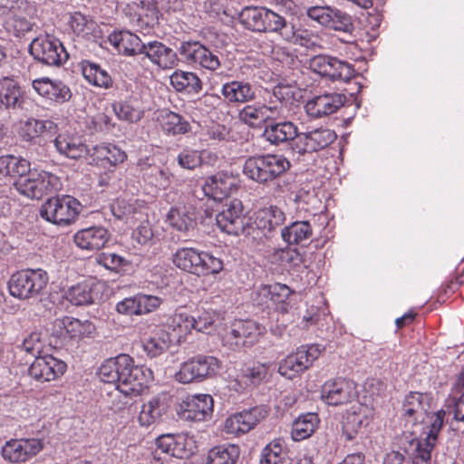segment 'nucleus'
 <instances>
[{
    "instance_id": "nucleus-33",
    "label": "nucleus",
    "mask_w": 464,
    "mask_h": 464,
    "mask_svg": "<svg viewBox=\"0 0 464 464\" xmlns=\"http://www.w3.org/2000/svg\"><path fill=\"white\" fill-rule=\"evenodd\" d=\"M285 221L284 211L276 206L264 208L256 212L255 225L265 237L281 227Z\"/></svg>"
},
{
    "instance_id": "nucleus-56",
    "label": "nucleus",
    "mask_w": 464,
    "mask_h": 464,
    "mask_svg": "<svg viewBox=\"0 0 464 464\" xmlns=\"http://www.w3.org/2000/svg\"><path fill=\"white\" fill-rule=\"evenodd\" d=\"M285 457L284 441L281 439H276L263 449L260 464H283Z\"/></svg>"
},
{
    "instance_id": "nucleus-31",
    "label": "nucleus",
    "mask_w": 464,
    "mask_h": 464,
    "mask_svg": "<svg viewBox=\"0 0 464 464\" xmlns=\"http://www.w3.org/2000/svg\"><path fill=\"white\" fill-rule=\"evenodd\" d=\"M235 188V179L223 172L207 178L202 186L205 195L216 200L227 197Z\"/></svg>"
},
{
    "instance_id": "nucleus-14",
    "label": "nucleus",
    "mask_w": 464,
    "mask_h": 464,
    "mask_svg": "<svg viewBox=\"0 0 464 464\" xmlns=\"http://www.w3.org/2000/svg\"><path fill=\"white\" fill-rule=\"evenodd\" d=\"M336 140L334 130L317 128L298 133L297 139L292 144V150L299 154L312 153L321 150Z\"/></svg>"
},
{
    "instance_id": "nucleus-29",
    "label": "nucleus",
    "mask_w": 464,
    "mask_h": 464,
    "mask_svg": "<svg viewBox=\"0 0 464 464\" xmlns=\"http://www.w3.org/2000/svg\"><path fill=\"white\" fill-rule=\"evenodd\" d=\"M137 167L144 181L149 185L159 189H166L171 184V173L168 169L153 164L150 159L140 160Z\"/></svg>"
},
{
    "instance_id": "nucleus-45",
    "label": "nucleus",
    "mask_w": 464,
    "mask_h": 464,
    "mask_svg": "<svg viewBox=\"0 0 464 464\" xmlns=\"http://www.w3.org/2000/svg\"><path fill=\"white\" fill-rule=\"evenodd\" d=\"M170 83L178 92L198 93L202 90V82L197 73L176 71L170 75Z\"/></svg>"
},
{
    "instance_id": "nucleus-40",
    "label": "nucleus",
    "mask_w": 464,
    "mask_h": 464,
    "mask_svg": "<svg viewBox=\"0 0 464 464\" xmlns=\"http://www.w3.org/2000/svg\"><path fill=\"white\" fill-rule=\"evenodd\" d=\"M309 18L324 26H333L335 21L343 24L349 22V17L337 8L329 5H314L307 9Z\"/></svg>"
},
{
    "instance_id": "nucleus-12",
    "label": "nucleus",
    "mask_w": 464,
    "mask_h": 464,
    "mask_svg": "<svg viewBox=\"0 0 464 464\" xmlns=\"http://www.w3.org/2000/svg\"><path fill=\"white\" fill-rule=\"evenodd\" d=\"M29 51L35 60L50 66H59L68 59V53L62 43L51 35L34 38Z\"/></svg>"
},
{
    "instance_id": "nucleus-5",
    "label": "nucleus",
    "mask_w": 464,
    "mask_h": 464,
    "mask_svg": "<svg viewBox=\"0 0 464 464\" xmlns=\"http://www.w3.org/2000/svg\"><path fill=\"white\" fill-rule=\"evenodd\" d=\"M265 326L252 320L233 322L222 334L224 346L230 350H238L244 346H252L265 334Z\"/></svg>"
},
{
    "instance_id": "nucleus-43",
    "label": "nucleus",
    "mask_w": 464,
    "mask_h": 464,
    "mask_svg": "<svg viewBox=\"0 0 464 464\" xmlns=\"http://www.w3.org/2000/svg\"><path fill=\"white\" fill-rule=\"evenodd\" d=\"M0 102L2 111L6 109L20 108L23 103L22 91L19 85L12 79L0 80Z\"/></svg>"
},
{
    "instance_id": "nucleus-3",
    "label": "nucleus",
    "mask_w": 464,
    "mask_h": 464,
    "mask_svg": "<svg viewBox=\"0 0 464 464\" xmlns=\"http://www.w3.org/2000/svg\"><path fill=\"white\" fill-rule=\"evenodd\" d=\"M174 265L197 276L218 274L223 269V261L213 255L193 247H182L173 256Z\"/></svg>"
},
{
    "instance_id": "nucleus-10",
    "label": "nucleus",
    "mask_w": 464,
    "mask_h": 464,
    "mask_svg": "<svg viewBox=\"0 0 464 464\" xmlns=\"http://www.w3.org/2000/svg\"><path fill=\"white\" fill-rule=\"evenodd\" d=\"M126 368L121 372L117 390L126 396H137L153 379L152 371L144 365H135L133 359L126 355Z\"/></svg>"
},
{
    "instance_id": "nucleus-32",
    "label": "nucleus",
    "mask_w": 464,
    "mask_h": 464,
    "mask_svg": "<svg viewBox=\"0 0 464 464\" xmlns=\"http://www.w3.org/2000/svg\"><path fill=\"white\" fill-rule=\"evenodd\" d=\"M196 208L192 205H177L167 214V221L178 231L188 232L197 224Z\"/></svg>"
},
{
    "instance_id": "nucleus-46",
    "label": "nucleus",
    "mask_w": 464,
    "mask_h": 464,
    "mask_svg": "<svg viewBox=\"0 0 464 464\" xmlns=\"http://www.w3.org/2000/svg\"><path fill=\"white\" fill-rule=\"evenodd\" d=\"M319 419L317 414L308 412L299 416L292 425L291 437L295 441L309 438L317 429Z\"/></svg>"
},
{
    "instance_id": "nucleus-27",
    "label": "nucleus",
    "mask_w": 464,
    "mask_h": 464,
    "mask_svg": "<svg viewBox=\"0 0 464 464\" xmlns=\"http://www.w3.org/2000/svg\"><path fill=\"white\" fill-rule=\"evenodd\" d=\"M92 161L102 168L115 167L127 159V154L118 146L111 143H101L90 150Z\"/></svg>"
},
{
    "instance_id": "nucleus-23",
    "label": "nucleus",
    "mask_w": 464,
    "mask_h": 464,
    "mask_svg": "<svg viewBox=\"0 0 464 464\" xmlns=\"http://www.w3.org/2000/svg\"><path fill=\"white\" fill-rule=\"evenodd\" d=\"M292 293V290L284 284L265 285L257 289L256 301L259 304H266L270 301L276 310L285 314L290 309L288 299Z\"/></svg>"
},
{
    "instance_id": "nucleus-2",
    "label": "nucleus",
    "mask_w": 464,
    "mask_h": 464,
    "mask_svg": "<svg viewBox=\"0 0 464 464\" xmlns=\"http://www.w3.org/2000/svg\"><path fill=\"white\" fill-rule=\"evenodd\" d=\"M240 19L246 28L258 33H276L284 38L290 24L278 12L263 6L245 7Z\"/></svg>"
},
{
    "instance_id": "nucleus-62",
    "label": "nucleus",
    "mask_w": 464,
    "mask_h": 464,
    "mask_svg": "<svg viewBox=\"0 0 464 464\" xmlns=\"http://www.w3.org/2000/svg\"><path fill=\"white\" fill-rule=\"evenodd\" d=\"M204 46L198 41H186L180 44L178 51L188 64L193 65Z\"/></svg>"
},
{
    "instance_id": "nucleus-61",
    "label": "nucleus",
    "mask_w": 464,
    "mask_h": 464,
    "mask_svg": "<svg viewBox=\"0 0 464 464\" xmlns=\"http://www.w3.org/2000/svg\"><path fill=\"white\" fill-rule=\"evenodd\" d=\"M201 382L216 376L222 368V362L212 355L196 356Z\"/></svg>"
},
{
    "instance_id": "nucleus-42",
    "label": "nucleus",
    "mask_w": 464,
    "mask_h": 464,
    "mask_svg": "<svg viewBox=\"0 0 464 464\" xmlns=\"http://www.w3.org/2000/svg\"><path fill=\"white\" fill-rule=\"evenodd\" d=\"M54 146L61 154L70 159L77 160L87 153L90 154L87 146L79 138L65 134H60L55 138Z\"/></svg>"
},
{
    "instance_id": "nucleus-53",
    "label": "nucleus",
    "mask_w": 464,
    "mask_h": 464,
    "mask_svg": "<svg viewBox=\"0 0 464 464\" xmlns=\"http://www.w3.org/2000/svg\"><path fill=\"white\" fill-rule=\"evenodd\" d=\"M283 39L311 50H315L320 46L317 35L305 29H295L293 24H290L289 27L285 32Z\"/></svg>"
},
{
    "instance_id": "nucleus-49",
    "label": "nucleus",
    "mask_w": 464,
    "mask_h": 464,
    "mask_svg": "<svg viewBox=\"0 0 464 464\" xmlns=\"http://www.w3.org/2000/svg\"><path fill=\"white\" fill-rule=\"evenodd\" d=\"M312 235L313 228L308 221H295L281 230L282 239L288 245L300 244Z\"/></svg>"
},
{
    "instance_id": "nucleus-21",
    "label": "nucleus",
    "mask_w": 464,
    "mask_h": 464,
    "mask_svg": "<svg viewBox=\"0 0 464 464\" xmlns=\"http://www.w3.org/2000/svg\"><path fill=\"white\" fill-rule=\"evenodd\" d=\"M430 396L427 393L411 392L402 404V415L412 425L421 424L429 419Z\"/></svg>"
},
{
    "instance_id": "nucleus-48",
    "label": "nucleus",
    "mask_w": 464,
    "mask_h": 464,
    "mask_svg": "<svg viewBox=\"0 0 464 464\" xmlns=\"http://www.w3.org/2000/svg\"><path fill=\"white\" fill-rule=\"evenodd\" d=\"M31 170V164L23 158L13 155L0 157V174L20 179Z\"/></svg>"
},
{
    "instance_id": "nucleus-52",
    "label": "nucleus",
    "mask_w": 464,
    "mask_h": 464,
    "mask_svg": "<svg viewBox=\"0 0 464 464\" xmlns=\"http://www.w3.org/2000/svg\"><path fill=\"white\" fill-rule=\"evenodd\" d=\"M96 294L91 281H82L72 285L66 292L67 300L74 305H85L93 303Z\"/></svg>"
},
{
    "instance_id": "nucleus-25",
    "label": "nucleus",
    "mask_w": 464,
    "mask_h": 464,
    "mask_svg": "<svg viewBox=\"0 0 464 464\" xmlns=\"http://www.w3.org/2000/svg\"><path fill=\"white\" fill-rule=\"evenodd\" d=\"M109 231L102 226H93L77 231L73 237L74 243L88 251L100 250L110 239Z\"/></svg>"
},
{
    "instance_id": "nucleus-9",
    "label": "nucleus",
    "mask_w": 464,
    "mask_h": 464,
    "mask_svg": "<svg viewBox=\"0 0 464 464\" xmlns=\"http://www.w3.org/2000/svg\"><path fill=\"white\" fill-rule=\"evenodd\" d=\"M375 394L372 392L370 398L362 396L348 410L343 424V432L347 440H352L362 432L372 421L374 415L373 401Z\"/></svg>"
},
{
    "instance_id": "nucleus-38",
    "label": "nucleus",
    "mask_w": 464,
    "mask_h": 464,
    "mask_svg": "<svg viewBox=\"0 0 464 464\" xmlns=\"http://www.w3.org/2000/svg\"><path fill=\"white\" fill-rule=\"evenodd\" d=\"M221 93L228 102L245 103L255 99L253 86L243 81H231L224 83Z\"/></svg>"
},
{
    "instance_id": "nucleus-55",
    "label": "nucleus",
    "mask_w": 464,
    "mask_h": 464,
    "mask_svg": "<svg viewBox=\"0 0 464 464\" xmlns=\"http://www.w3.org/2000/svg\"><path fill=\"white\" fill-rule=\"evenodd\" d=\"M329 66L326 77L332 81L347 82L355 75V71L351 63L336 57H331Z\"/></svg>"
},
{
    "instance_id": "nucleus-17",
    "label": "nucleus",
    "mask_w": 464,
    "mask_h": 464,
    "mask_svg": "<svg viewBox=\"0 0 464 464\" xmlns=\"http://www.w3.org/2000/svg\"><path fill=\"white\" fill-rule=\"evenodd\" d=\"M214 401L209 394L186 397L179 405L180 416L188 420L204 421L212 416Z\"/></svg>"
},
{
    "instance_id": "nucleus-11",
    "label": "nucleus",
    "mask_w": 464,
    "mask_h": 464,
    "mask_svg": "<svg viewBox=\"0 0 464 464\" xmlns=\"http://www.w3.org/2000/svg\"><path fill=\"white\" fill-rule=\"evenodd\" d=\"M322 351L319 344L299 347L295 353L280 361L279 374L289 380L299 377L321 355Z\"/></svg>"
},
{
    "instance_id": "nucleus-34",
    "label": "nucleus",
    "mask_w": 464,
    "mask_h": 464,
    "mask_svg": "<svg viewBox=\"0 0 464 464\" xmlns=\"http://www.w3.org/2000/svg\"><path fill=\"white\" fill-rule=\"evenodd\" d=\"M263 136L273 145H279L297 139V127L291 121L271 122L266 124Z\"/></svg>"
},
{
    "instance_id": "nucleus-51",
    "label": "nucleus",
    "mask_w": 464,
    "mask_h": 464,
    "mask_svg": "<svg viewBox=\"0 0 464 464\" xmlns=\"http://www.w3.org/2000/svg\"><path fill=\"white\" fill-rule=\"evenodd\" d=\"M239 454V447L235 444L216 446L209 450L207 464H236Z\"/></svg>"
},
{
    "instance_id": "nucleus-7",
    "label": "nucleus",
    "mask_w": 464,
    "mask_h": 464,
    "mask_svg": "<svg viewBox=\"0 0 464 464\" xmlns=\"http://www.w3.org/2000/svg\"><path fill=\"white\" fill-rule=\"evenodd\" d=\"M80 202L68 195L47 199L41 208V217L58 226L73 223L80 214Z\"/></svg>"
},
{
    "instance_id": "nucleus-4",
    "label": "nucleus",
    "mask_w": 464,
    "mask_h": 464,
    "mask_svg": "<svg viewBox=\"0 0 464 464\" xmlns=\"http://www.w3.org/2000/svg\"><path fill=\"white\" fill-rule=\"evenodd\" d=\"M16 190L32 199H41L47 194L58 191L62 188L60 179L44 170H30L25 176L14 182Z\"/></svg>"
},
{
    "instance_id": "nucleus-39",
    "label": "nucleus",
    "mask_w": 464,
    "mask_h": 464,
    "mask_svg": "<svg viewBox=\"0 0 464 464\" xmlns=\"http://www.w3.org/2000/svg\"><path fill=\"white\" fill-rule=\"evenodd\" d=\"M79 67L83 78L90 84L103 89H109L112 86L111 77L98 63L84 60L79 63Z\"/></svg>"
},
{
    "instance_id": "nucleus-37",
    "label": "nucleus",
    "mask_w": 464,
    "mask_h": 464,
    "mask_svg": "<svg viewBox=\"0 0 464 464\" xmlns=\"http://www.w3.org/2000/svg\"><path fill=\"white\" fill-rule=\"evenodd\" d=\"M68 24L77 36L87 40L96 39L101 33L98 24L90 16L80 12L70 14Z\"/></svg>"
},
{
    "instance_id": "nucleus-47",
    "label": "nucleus",
    "mask_w": 464,
    "mask_h": 464,
    "mask_svg": "<svg viewBox=\"0 0 464 464\" xmlns=\"http://www.w3.org/2000/svg\"><path fill=\"white\" fill-rule=\"evenodd\" d=\"M4 27L8 33L19 37L29 32L33 24L24 12L13 6L6 14Z\"/></svg>"
},
{
    "instance_id": "nucleus-28",
    "label": "nucleus",
    "mask_w": 464,
    "mask_h": 464,
    "mask_svg": "<svg viewBox=\"0 0 464 464\" xmlns=\"http://www.w3.org/2000/svg\"><path fill=\"white\" fill-rule=\"evenodd\" d=\"M167 410L165 400L160 396H154L141 405L137 421L142 428L153 427L162 421Z\"/></svg>"
},
{
    "instance_id": "nucleus-44",
    "label": "nucleus",
    "mask_w": 464,
    "mask_h": 464,
    "mask_svg": "<svg viewBox=\"0 0 464 464\" xmlns=\"http://www.w3.org/2000/svg\"><path fill=\"white\" fill-rule=\"evenodd\" d=\"M127 354H120L114 358L106 360L99 368L98 375L102 382L113 383L118 386L120 375L122 369L126 368L128 362L126 361Z\"/></svg>"
},
{
    "instance_id": "nucleus-50",
    "label": "nucleus",
    "mask_w": 464,
    "mask_h": 464,
    "mask_svg": "<svg viewBox=\"0 0 464 464\" xmlns=\"http://www.w3.org/2000/svg\"><path fill=\"white\" fill-rule=\"evenodd\" d=\"M111 107L118 119L122 121L137 122L143 117V109L137 99L114 102Z\"/></svg>"
},
{
    "instance_id": "nucleus-41",
    "label": "nucleus",
    "mask_w": 464,
    "mask_h": 464,
    "mask_svg": "<svg viewBox=\"0 0 464 464\" xmlns=\"http://www.w3.org/2000/svg\"><path fill=\"white\" fill-rule=\"evenodd\" d=\"M173 337L170 333L165 329L155 331L149 338L143 342V350L150 358H155L164 353L173 343Z\"/></svg>"
},
{
    "instance_id": "nucleus-60",
    "label": "nucleus",
    "mask_w": 464,
    "mask_h": 464,
    "mask_svg": "<svg viewBox=\"0 0 464 464\" xmlns=\"http://www.w3.org/2000/svg\"><path fill=\"white\" fill-rule=\"evenodd\" d=\"M52 121L28 119L22 123L19 134L26 141H33L51 127Z\"/></svg>"
},
{
    "instance_id": "nucleus-16",
    "label": "nucleus",
    "mask_w": 464,
    "mask_h": 464,
    "mask_svg": "<svg viewBox=\"0 0 464 464\" xmlns=\"http://www.w3.org/2000/svg\"><path fill=\"white\" fill-rule=\"evenodd\" d=\"M43 449L41 440L13 439L2 447L1 453L5 460L10 463H24L28 461Z\"/></svg>"
},
{
    "instance_id": "nucleus-36",
    "label": "nucleus",
    "mask_w": 464,
    "mask_h": 464,
    "mask_svg": "<svg viewBox=\"0 0 464 464\" xmlns=\"http://www.w3.org/2000/svg\"><path fill=\"white\" fill-rule=\"evenodd\" d=\"M145 208V205L138 200L128 201L125 199H118L111 205L113 215L117 218L123 219L126 223L130 224L143 220Z\"/></svg>"
},
{
    "instance_id": "nucleus-57",
    "label": "nucleus",
    "mask_w": 464,
    "mask_h": 464,
    "mask_svg": "<svg viewBox=\"0 0 464 464\" xmlns=\"http://www.w3.org/2000/svg\"><path fill=\"white\" fill-rule=\"evenodd\" d=\"M172 456L179 459L188 458L196 450V441L186 433L173 435Z\"/></svg>"
},
{
    "instance_id": "nucleus-20",
    "label": "nucleus",
    "mask_w": 464,
    "mask_h": 464,
    "mask_svg": "<svg viewBox=\"0 0 464 464\" xmlns=\"http://www.w3.org/2000/svg\"><path fill=\"white\" fill-rule=\"evenodd\" d=\"M242 203L233 199L216 216L218 227L228 235L237 236L245 230V218L243 217Z\"/></svg>"
},
{
    "instance_id": "nucleus-13",
    "label": "nucleus",
    "mask_w": 464,
    "mask_h": 464,
    "mask_svg": "<svg viewBox=\"0 0 464 464\" xmlns=\"http://www.w3.org/2000/svg\"><path fill=\"white\" fill-rule=\"evenodd\" d=\"M163 0H130L123 9L130 21L140 27H153L158 24Z\"/></svg>"
},
{
    "instance_id": "nucleus-35",
    "label": "nucleus",
    "mask_w": 464,
    "mask_h": 464,
    "mask_svg": "<svg viewBox=\"0 0 464 464\" xmlns=\"http://www.w3.org/2000/svg\"><path fill=\"white\" fill-rule=\"evenodd\" d=\"M54 325L63 330L70 339L77 341L92 337L95 331V326L92 322L88 320L82 321L69 316L63 319H56Z\"/></svg>"
},
{
    "instance_id": "nucleus-30",
    "label": "nucleus",
    "mask_w": 464,
    "mask_h": 464,
    "mask_svg": "<svg viewBox=\"0 0 464 464\" xmlns=\"http://www.w3.org/2000/svg\"><path fill=\"white\" fill-rule=\"evenodd\" d=\"M109 42L120 53L126 56L142 54L146 44L130 31L113 32L109 35Z\"/></svg>"
},
{
    "instance_id": "nucleus-15",
    "label": "nucleus",
    "mask_w": 464,
    "mask_h": 464,
    "mask_svg": "<svg viewBox=\"0 0 464 464\" xmlns=\"http://www.w3.org/2000/svg\"><path fill=\"white\" fill-rule=\"evenodd\" d=\"M356 396V383L352 380L344 378H338L325 382L321 391V399L326 404L332 406L348 403Z\"/></svg>"
},
{
    "instance_id": "nucleus-26",
    "label": "nucleus",
    "mask_w": 464,
    "mask_h": 464,
    "mask_svg": "<svg viewBox=\"0 0 464 464\" xmlns=\"http://www.w3.org/2000/svg\"><path fill=\"white\" fill-rule=\"evenodd\" d=\"M32 85L40 96L57 103H63L72 97L71 90L61 81L43 77L34 80Z\"/></svg>"
},
{
    "instance_id": "nucleus-58",
    "label": "nucleus",
    "mask_w": 464,
    "mask_h": 464,
    "mask_svg": "<svg viewBox=\"0 0 464 464\" xmlns=\"http://www.w3.org/2000/svg\"><path fill=\"white\" fill-rule=\"evenodd\" d=\"M161 125L165 131L173 135L185 134L190 130L189 123L173 111L162 114Z\"/></svg>"
},
{
    "instance_id": "nucleus-1",
    "label": "nucleus",
    "mask_w": 464,
    "mask_h": 464,
    "mask_svg": "<svg viewBox=\"0 0 464 464\" xmlns=\"http://www.w3.org/2000/svg\"><path fill=\"white\" fill-rule=\"evenodd\" d=\"M290 161L283 155L266 154L249 157L243 166V173L251 180L266 184L286 172Z\"/></svg>"
},
{
    "instance_id": "nucleus-54",
    "label": "nucleus",
    "mask_w": 464,
    "mask_h": 464,
    "mask_svg": "<svg viewBox=\"0 0 464 464\" xmlns=\"http://www.w3.org/2000/svg\"><path fill=\"white\" fill-rule=\"evenodd\" d=\"M194 316H191L187 312L179 311L176 312L169 319L167 326L169 329L172 330L170 334L172 335L173 340H179L194 329Z\"/></svg>"
},
{
    "instance_id": "nucleus-6",
    "label": "nucleus",
    "mask_w": 464,
    "mask_h": 464,
    "mask_svg": "<svg viewBox=\"0 0 464 464\" xmlns=\"http://www.w3.org/2000/svg\"><path fill=\"white\" fill-rule=\"evenodd\" d=\"M48 283V276L42 269H28L14 274L8 288L11 295L18 299H29L38 295Z\"/></svg>"
},
{
    "instance_id": "nucleus-19",
    "label": "nucleus",
    "mask_w": 464,
    "mask_h": 464,
    "mask_svg": "<svg viewBox=\"0 0 464 464\" xmlns=\"http://www.w3.org/2000/svg\"><path fill=\"white\" fill-rule=\"evenodd\" d=\"M266 414L267 411L262 407H255L235 413L225 420L224 430L227 433L235 436L245 434L251 430Z\"/></svg>"
},
{
    "instance_id": "nucleus-59",
    "label": "nucleus",
    "mask_w": 464,
    "mask_h": 464,
    "mask_svg": "<svg viewBox=\"0 0 464 464\" xmlns=\"http://www.w3.org/2000/svg\"><path fill=\"white\" fill-rule=\"evenodd\" d=\"M199 372L196 357H193L180 364L179 371L175 373V380L183 384L200 382Z\"/></svg>"
},
{
    "instance_id": "nucleus-64",
    "label": "nucleus",
    "mask_w": 464,
    "mask_h": 464,
    "mask_svg": "<svg viewBox=\"0 0 464 464\" xmlns=\"http://www.w3.org/2000/svg\"><path fill=\"white\" fill-rule=\"evenodd\" d=\"M458 392L461 394L460 397L450 398L444 407L449 416L452 415V418L458 421H464V392Z\"/></svg>"
},
{
    "instance_id": "nucleus-24",
    "label": "nucleus",
    "mask_w": 464,
    "mask_h": 464,
    "mask_svg": "<svg viewBox=\"0 0 464 464\" xmlns=\"http://www.w3.org/2000/svg\"><path fill=\"white\" fill-rule=\"evenodd\" d=\"M142 54L161 70L173 69L179 64L177 53L160 41L146 43Z\"/></svg>"
},
{
    "instance_id": "nucleus-63",
    "label": "nucleus",
    "mask_w": 464,
    "mask_h": 464,
    "mask_svg": "<svg viewBox=\"0 0 464 464\" xmlns=\"http://www.w3.org/2000/svg\"><path fill=\"white\" fill-rule=\"evenodd\" d=\"M140 315L150 314L157 310L162 304V299L156 295L137 294L135 295Z\"/></svg>"
},
{
    "instance_id": "nucleus-8",
    "label": "nucleus",
    "mask_w": 464,
    "mask_h": 464,
    "mask_svg": "<svg viewBox=\"0 0 464 464\" xmlns=\"http://www.w3.org/2000/svg\"><path fill=\"white\" fill-rule=\"evenodd\" d=\"M287 86L278 85L274 88V96L279 101L274 105H246L239 111V119L250 127L256 128L269 119L284 116L283 100L289 94Z\"/></svg>"
},
{
    "instance_id": "nucleus-18",
    "label": "nucleus",
    "mask_w": 464,
    "mask_h": 464,
    "mask_svg": "<svg viewBox=\"0 0 464 464\" xmlns=\"http://www.w3.org/2000/svg\"><path fill=\"white\" fill-rule=\"evenodd\" d=\"M66 363L51 354L38 355L31 363L29 374L39 382H51L61 377L66 371Z\"/></svg>"
},
{
    "instance_id": "nucleus-22",
    "label": "nucleus",
    "mask_w": 464,
    "mask_h": 464,
    "mask_svg": "<svg viewBox=\"0 0 464 464\" xmlns=\"http://www.w3.org/2000/svg\"><path fill=\"white\" fill-rule=\"evenodd\" d=\"M346 102V96L338 92H326L309 100L305 111L312 118H321L336 112Z\"/></svg>"
}]
</instances>
